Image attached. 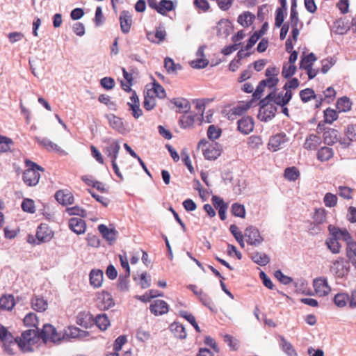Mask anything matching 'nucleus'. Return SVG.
Returning <instances> with one entry per match:
<instances>
[{
  "instance_id": "f257e3e1",
  "label": "nucleus",
  "mask_w": 356,
  "mask_h": 356,
  "mask_svg": "<svg viewBox=\"0 0 356 356\" xmlns=\"http://www.w3.org/2000/svg\"><path fill=\"white\" fill-rule=\"evenodd\" d=\"M38 328L36 330L29 329L22 332L20 337H17V345L22 353H32L34 351L33 345L38 343L40 339Z\"/></svg>"
},
{
  "instance_id": "f03ea898",
  "label": "nucleus",
  "mask_w": 356,
  "mask_h": 356,
  "mask_svg": "<svg viewBox=\"0 0 356 356\" xmlns=\"http://www.w3.org/2000/svg\"><path fill=\"white\" fill-rule=\"evenodd\" d=\"M25 164L27 169L23 173V181L28 186H35L38 184L40 178L39 172H43L44 169L29 159H26Z\"/></svg>"
},
{
  "instance_id": "7ed1b4c3",
  "label": "nucleus",
  "mask_w": 356,
  "mask_h": 356,
  "mask_svg": "<svg viewBox=\"0 0 356 356\" xmlns=\"http://www.w3.org/2000/svg\"><path fill=\"white\" fill-rule=\"evenodd\" d=\"M39 334L42 341L46 343L47 341L54 343H59L65 339V334L58 333L54 326L49 323H45L42 329L38 327Z\"/></svg>"
},
{
  "instance_id": "20e7f679",
  "label": "nucleus",
  "mask_w": 356,
  "mask_h": 356,
  "mask_svg": "<svg viewBox=\"0 0 356 356\" xmlns=\"http://www.w3.org/2000/svg\"><path fill=\"white\" fill-rule=\"evenodd\" d=\"M54 232L46 223H41L38 227L35 237L38 238V244L49 242L54 237Z\"/></svg>"
},
{
  "instance_id": "39448f33",
  "label": "nucleus",
  "mask_w": 356,
  "mask_h": 356,
  "mask_svg": "<svg viewBox=\"0 0 356 356\" xmlns=\"http://www.w3.org/2000/svg\"><path fill=\"white\" fill-rule=\"evenodd\" d=\"M97 301L98 308L102 310H107L115 305L111 294L105 291L97 294Z\"/></svg>"
},
{
  "instance_id": "423d86ee",
  "label": "nucleus",
  "mask_w": 356,
  "mask_h": 356,
  "mask_svg": "<svg viewBox=\"0 0 356 356\" xmlns=\"http://www.w3.org/2000/svg\"><path fill=\"white\" fill-rule=\"evenodd\" d=\"M244 234L248 238L247 242L252 245L257 246L264 241L259 229L253 226L248 227L245 230Z\"/></svg>"
},
{
  "instance_id": "0eeeda50",
  "label": "nucleus",
  "mask_w": 356,
  "mask_h": 356,
  "mask_svg": "<svg viewBox=\"0 0 356 356\" xmlns=\"http://www.w3.org/2000/svg\"><path fill=\"white\" fill-rule=\"evenodd\" d=\"M289 139L284 133L277 134L270 137L268 146L269 149H272L273 151L275 152L282 148L284 145L288 142Z\"/></svg>"
},
{
  "instance_id": "6e6552de",
  "label": "nucleus",
  "mask_w": 356,
  "mask_h": 356,
  "mask_svg": "<svg viewBox=\"0 0 356 356\" xmlns=\"http://www.w3.org/2000/svg\"><path fill=\"white\" fill-rule=\"evenodd\" d=\"M94 316L89 312H80L76 316V323L86 329L94 325Z\"/></svg>"
},
{
  "instance_id": "1a4fd4ad",
  "label": "nucleus",
  "mask_w": 356,
  "mask_h": 356,
  "mask_svg": "<svg viewBox=\"0 0 356 356\" xmlns=\"http://www.w3.org/2000/svg\"><path fill=\"white\" fill-rule=\"evenodd\" d=\"M222 146L218 143H212L203 150V154L207 160H216L222 153Z\"/></svg>"
},
{
  "instance_id": "9d476101",
  "label": "nucleus",
  "mask_w": 356,
  "mask_h": 356,
  "mask_svg": "<svg viewBox=\"0 0 356 356\" xmlns=\"http://www.w3.org/2000/svg\"><path fill=\"white\" fill-rule=\"evenodd\" d=\"M56 200L63 206L72 204L74 197L72 193L68 191L58 190L54 195Z\"/></svg>"
},
{
  "instance_id": "9b49d317",
  "label": "nucleus",
  "mask_w": 356,
  "mask_h": 356,
  "mask_svg": "<svg viewBox=\"0 0 356 356\" xmlns=\"http://www.w3.org/2000/svg\"><path fill=\"white\" fill-rule=\"evenodd\" d=\"M97 228L102 237L108 241L109 244H112L115 241L118 232L115 228H108L104 224L99 225Z\"/></svg>"
},
{
  "instance_id": "f8f14e48",
  "label": "nucleus",
  "mask_w": 356,
  "mask_h": 356,
  "mask_svg": "<svg viewBox=\"0 0 356 356\" xmlns=\"http://www.w3.org/2000/svg\"><path fill=\"white\" fill-rule=\"evenodd\" d=\"M149 309L152 314L155 316H159L168 313L169 307L165 301L156 300L150 305Z\"/></svg>"
},
{
  "instance_id": "ddd939ff",
  "label": "nucleus",
  "mask_w": 356,
  "mask_h": 356,
  "mask_svg": "<svg viewBox=\"0 0 356 356\" xmlns=\"http://www.w3.org/2000/svg\"><path fill=\"white\" fill-rule=\"evenodd\" d=\"M314 287L317 293L321 296H327L331 291L327 281L324 277L316 278L314 280Z\"/></svg>"
},
{
  "instance_id": "4468645a",
  "label": "nucleus",
  "mask_w": 356,
  "mask_h": 356,
  "mask_svg": "<svg viewBox=\"0 0 356 356\" xmlns=\"http://www.w3.org/2000/svg\"><path fill=\"white\" fill-rule=\"evenodd\" d=\"M328 231L330 236H334V237H337L339 240L342 239L346 243L352 240L350 234L346 229H340L334 225H330L328 227Z\"/></svg>"
},
{
  "instance_id": "2eb2a0df",
  "label": "nucleus",
  "mask_w": 356,
  "mask_h": 356,
  "mask_svg": "<svg viewBox=\"0 0 356 356\" xmlns=\"http://www.w3.org/2000/svg\"><path fill=\"white\" fill-rule=\"evenodd\" d=\"M69 227L75 234L79 235L86 232V223L79 218H72L69 220Z\"/></svg>"
},
{
  "instance_id": "dca6fc26",
  "label": "nucleus",
  "mask_w": 356,
  "mask_h": 356,
  "mask_svg": "<svg viewBox=\"0 0 356 356\" xmlns=\"http://www.w3.org/2000/svg\"><path fill=\"white\" fill-rule=\"evenodd\" d=\"M254 129L253 119L250 117H243L238 121V130L243 134H250Z\"/></svg>"
},
{
  "instance_id": "f3484780",
  "label": "nucleus",
  "mask_w": 356,
  "mask_h": 356,
  "mask_svg": "<svg viewBox=\"0 0 356 356\" xmlns=\"http://www.w3.org/2000/svg\"><path fill=\"white\" fill-rule=\"evenodd\" d=\"M34 140L38 143L39 145L46 148L48 151L54 150L57 152L65 154V151L62 150L58 145L51 141L47 138H41L35 136Z\"/></svg>"
},
{
  "instance_id": "a211bd4d",
  "label": "nucleus",
  "mask_w": 356,
  "mask_h": 356,
  "mask_svg": "<svg viewBox=\"0 0 356 356\" xmlns=\"http://www.w3.org/2000/svg\"><path fill=\"white\" fill-rule=\"evenodd\" d=\"M277 112V107L274 104L259 109V118L261 121L268 122L272 120Z\"/></svg>"
},
{
  "instance_id": "6ab92c4d",
  "label": "nucleus",
  "mask_w": 356,
  "mask_h": 356,
  "mask_svg": "<svg viewBox=\"0 0 356 356\" xmlns=\"http://www.w3.org/2000/svg\"><path fill=\"white\" fill-rule=\"evenodd\" d=\"M105 117L108 120L110 126L113 129L117 130L121 134L124 133L125 128L124 127L122 120L120 118L112 113L106 114Z\"/></svg>"
},
{
  "instance_id": "aec40b11",
  "label": "nucleus",
  "mask_w": 356,
  "mask_h": 356,
  "mask_svg": "<svg viewBox=\"0 0 356 356\" xmlns=\"http://www.w3.org/2000/svg\"><path fill=\"white\" fill-rule=\"evenodd\" d=\"M166 36V32L163 27H158L155 32H149L147 34V39L152 42L159 44L163 42Z\"/></svg>"
},
{
  "instance_id": "412c9836",
  "label": "nucleus",
  "mask_w": 356,
  "mask_h": 356,
  "mask_svg": "<svg viewBox=\"0 0 356 356\" xmlns=\"http://www.w3.org/2000/svg\"><path fill=\"white\" fill-rule=\"evenodd\" d=\"M90 283L95 288L102 286L103 282L104 273L100 269H92L90 272Z\"/></svg>"
},
{
  "instance_id": "4be33fe9",
  "label": "nucleus",
  "mask_w": 356,
  "mask_h": 356,
  "mask_svg": "<svg viewBox=\"0 0 356 356\" xmlns=\"http://www.w3.org/2000/svg\"><path fill=\"white\" fill-rule=\"evenodd\" d=\"M146 91L148 95L160 99H163L166 96L164 88L156 81L152 83L151 88H147Z\"/></svg>"
},
{
  "instance_id": "5701e85b",
  "label": "nucleus",
  "mask_w": 356,
  "mask_h": 356,
  "mask_svg": "<svg viewBox=\"0 0 356 356\" xmlns=\"http://www.w3.org/2000/svg\"><path fill=\"white\" fill-rule=\"evenodd\" d=\"M176 107L179 108V113H188L191 110V104L185 98H173L170 101Z\"/></svg>"
},
{
  "instance_id": "b1692460",
  "label": "nucleus",
  "mask_w": 356,
  "mask_h": 356,
  "mask_svg": "<svg viewBox=\"0 0 356 356\" xmlns=\"http://www.w3.org/2000/svg\"><path fill=\"white\" fill-rule=\"evenodd\" d=\"M110 324V321L106 314H97L94 318V325H95L102 331L106 330Z\"/></svg>"
},
{
  "instance_id": "393cba45",
  "label": "nucleus",
  "mask_w": 356,
  "mask_h": 356,
  "mask_svg": "<svg viewBox=\"0 0 356 356\" xmlns=\"http://www.w3.org/2000/svg\"><path fill=\"white\" fill-rule=\"evenodd\" d=\"M15 305L14 296L11 294L3 295L0 298V309L11 311Z\"/></svg>"
},
{
  "instance_id": "a878e982",
  "label": "nucleus",
  "mask_w": 356,
  "mask_h": 356,
  "mask_svg": "<svg viewBox=\"0 0 356 356\" xmlns=\"http://www.w3.org/2000/svg\"><path fill=\"white\" fill-rule=\"evenodd\" d=\"M120 22L122 32L124 33H129L131 25V19L128 12L124 10L121 13Z\"/></svg>"
},
{
  "instance_id": "bb28decb",
  "label": "nucleus",
  "mask_w": 356,
  "mask_h": 356,
  "mask_svg": "<svg viewBox=\"0 0 356 356\" xmlns=\"http://www.w3.org/2000/svg\"><path fill=\"white\" fill-rule=\"evenodd\" d=\"M170 328L175 337L180 339H184L186 337L187 334L185 327L181 323L175 322L170 325Z\"/></svg>"
},
{
  "instance_id": "cd10ccee",
  "label": "nucleus",
  "mask_w": 356,
  "mask_h": 356,
  "mask_svg": "<svg viewBox=\"0 0 356 356\" xmlns=\"http://www.w3.org/2000/svg\"><path fill=\"white\" fill-rule=\"evenodd\" d=\"M321 139L319 136L310 134L304 143V147L307 149L312 150L316 149L318 145L321 143Z\"/></svg>"
},
{
  "instance_id": "c85d7f7f",
  "label": "nucleus",
  "mask_w": 356,
  "mask_h": 356,
  "mask_svg": "<svg viewBox=\"0 0 356 356\" xmlns=\"http://www.w3.org/2000/svg\"><path fill=\"white\" fill-rule=\"evenodd\" d=\"M120 149L119 143L116 140L113 141L106 147V154L111 159V161L116 160Z\"/></svg>"
},
{
  "instance_id": "c756f323",
  "label": "nucleus",
  "mask_w": 356,
  "mask_h": 356,
  "mask_svg": "<svg viewBox=\"0 0 356 356\" xmlns=\"http://www.w3.org/2000/svg\"><path fill=\"white\" fill-rule=\"evenodd\" d=\"M316 60V57L314 53H309L306 56L301 57L300 62V68L302 70H309L312 68L313 63Z\"/></svg>"
},
{
  "instance_id": "7c9ffc66",
  "label": "nucleus",
  "mask_w": 356,
  "mask_h": 356,
  "mask_svg": "<svg viewBox=\"0 0 356 356\" xmlns=\"http://www.w3.org/2000/svg\"><path fill=\"white\" fill-rule=\"evenodd\" d=\"M164 67L168 74H176L177 71L181 70L182 67L180 64L175 63L170 58H165L164 60Z\"/></svg>"
},
{
  "instance_id": "2f4dec72",
  "label": "nucleus",
  "mask_w": 356,
  "mask_h": 356,
  "mask_svg": "<svg viewBox=\"0 0 356 356\" xmlns=\"http://www.w3.org/2000/svg\"><path fill=\"white\" fill-rule=\"evenodd\" d=\"M337 131L334 129L327 128L323 133L324 143L332 145L337 140Z\"/></svg>"
},
{
  "instance_id": "473e14b6",
  "label": "nucleus",
  "mask_w": 356,
  "mask_h": 356,
  "mask_svg": "<svg viewBox=\"0 0 356 356\" xmlns=\"http://www.w3.org/2000/svg\"><path fill=\"white\" fill-rule=\"evenodd\" d=\"M255 17L250 12L246 11L241 14L238 17V22L243 27H248L250 26Z\"/></svg>"
},
{
  "instance_id": "72a5a7b5",
  "label": "nucleus",
  "mask_w": 356,
  "mask_h": 356,
  "mask_svg": "<svg viewBox=\"0 0 356 356\" xmlns=\"http://www.w3.org/2000/svg\"><path fill=\"white\" fill-rule=\"evenodd\" d=\"M31 305L34 310L42 312L47 309V302L43 298L35 296L31 299Z\"/></svg>"
},
{
  "instance_id": "f704fd0d",
  "label": "nucleus",
  "mask_w": 356,
  "mask_h": 356,
  "mask_svg": "<svg viewBox=\"0 0 356 356\" xmlns=\"http://www.w3.org/2000/svg\"><path fill=\"white\" fill-rule=\"evenodd\" d=\"M120 262L122 268L124 270V273H131L129 261L131 264H134V255H131L129 259L127 252L124 250L119 254Z\"/></svg>"
},
{
  "instance_id": "c9c22d12",
  "label": "nucleus",
  "mask_w": 356,
  "mask_h": 356,
  "mask_svg": "<svg viewBox=\"0 0 356 356\" xmlns=\"http://www.w3.org/2000/svg\"><path fill=\"white\" fill-rule=\"evenodd\" d=\"M252 260L259 266H264L270 261V257L265 253L256 252L252 254Z\"/></svg>"
},
{
  "instance_id": "e433bc0d",
  "label": "nucleus",
  "mask_w": 356,
  "mask_h": 356,
  "mask_svg": "<svg viewBox=\"0 0 356 356\" xmlns=\"http://www.w3.org/2000/svg\"><path fill=\"white\" fill-rule=\"evenodd\" d=\"M127 337L125 335L119 336L113 343V350L112 353L107 354L106 356H119L118 352L121 350L122 346L127 342Z\"/></svg>"
},
{
  "instance_id": "4c0bfd02",
  "label": "nucleus",
  "mask_w": 356,
  "mask_h": 356,
  "mask_svg": "<svg viewBox=\"0 0 356 356\" xmlns=\"http://www.w3.org/2000/svg\"><path fill=\"white\" fill-rule=\"evenodd\" d=\"M173 2L170 0H161L158 6L156 12L161 15H165L167 12L174 10Z\"/></svg>"
},
{
  "instance_id": "58836bf2",
  "label": "nucleus",
  "mask_w": 356,
  "mask_h": 356,
  "mask_svg": "<svg viewBox=\"0 0 356 356\" xmlns=\"http://www.w3.org/2000/svg\"><path fill=\"white\" fill-rule=\"evenodd\" d=\"M195 116L193 115H181L179 120V124L183 129H191L193 127Z\"/></svg>"
},
{
  "instance_id": "ea45409f",
  "label": "nucleus",
  "mask_w": 356,
  "mask_h": 356,
  "mask_svg": "<svg viewBox=\"0 0 356 356\" xmlns=\"http://www.w3.org/2000/svg\"><path fill=\"white\" fill-rule=\"evenodd\" d=\"M325 244H326L327 248L333 254H337L340 252L341 245L339 243V239L337 237H334V236H331V237L328 238L325 241Z\"/></svg>"
},
{
  "instance_id": "a19ab883",
  "label": "nucleus",
  "mask_w": 356,
  "mask_h": 356,
  "mask_svg": "<svg viewBox=\"0 0 356 356\" xmlns=\"http://www.w3.org/2000/svg\"><path fill=\"white\" fill-rule=\"evenodd\" d=\"M333 155L334 151L332 148L323 147L318 151L317 158L321 161H327L330 159Z\"/></svg>"
},
{
  "instance_id": "79ce46f5",
  "label": "nucleus",
  "mask_w": 356,
  "mask_h": 356,
  "mask_svg": "<svg viewBox=\"0 0 356 356\" xmlns=\"http://www.w3.org/2000/svg\"><path fill=\"white\" fill-rule=\"evenodd\" d=\"M131 273H124L120 274L118 281V289L121 291H127L129 290V277Z\"/></svg>"
},
{
  "instance_id": "37998d69",
  "label": "nucleus",
  "mask_w": 356,
  "mask_h": 356,
  "mask_svg": "<svg viewBox=\"0 0 356 356\" xmlns=\"http://www.w3.org/2000/svg\"><path fill=\"white\" fill-rule=\"evenodd\" d=\"M296 0H292L291 2V13H290V18H289V22L291 24V26H298L300 19L298 17V13L296 10Z\"/></svg>"
},
{
  "instance_id": "c03bdc74",
  "label": "nucleus",
  "mask_w": 356,
  "mask_h": 356,
  "mask_svg": "<svg viewBox=\"0 0 356 356\" xmlns=\"http://www.w3.org/2000/svg\"><path fill=\"white\" fill-rule=\"evenodd\" d=\"M352 103L349 98L343 97L337 100V108L339 112H346L351 108Z\"/></svg>"
},
{
  "instance_id": "a18cd8bd",
  "label": "nucleus",
  "mask_w": 356,
  "mask_h": 356,
  "mask_svg": "<svg viewBox=\"0 0 356 356\" xmlns=\"http://www.w3.org/2000/svg\"><path fill=\"white\" fill-rule=\"evenodd\" d=\"M346 247V255L352 263L356 262V243L349 241Z\"/></svg>"
},
{
  "instance_id": "49530a36",
  "label": "nucleus",
  "mask_w": 356,
  "mask_h": 356,
  "mask_svg": "<svg viewBox=\"0 0 356 356\" xmlns=\"http://www.w3.org/2000/svg\"><path fill=\"white\" fill-rule=\"evenodd\" d=\"M280 340L282 350L288 356H298L296 351L290 342L287 341L282 336L280 337Z\"/></svg>"
},
{
  "instance_id": "de8ad7c7",
  "label": "nucleus",
  "mask_w": 356,
  "mask_h": 356,
  "mask_svg": "<svg viewBox=\"0 0 356 356\" xmlns=\"http://www.w3.org/2000/svg\"><path fill=\"white\" fill-rule=\"evenodd\" d=\"M13 143L11 138L0 135V153L9 152L10 150V145H13Z\"/></svg>"
},
{
  "instance_id": "09e8293b",
  "label": "nucleus",
  "mask_w": 356,
  "mask_h": 356,
  "mask_svg": "<svg viewBox=\"0 0 356 356\" xmlns=\"http://www.w3.org/2000/svg\"><path fill=\"white\" fill-rule=\"evenodd\" d=\"M21 208L23 211L29 213H34L35 212V202L32 199L24 198L21 204Z\"/></svg>"
},
{
  "instance_id": "8fccbe9b",
  "label": "nucleus",
  "mask_w": 356,
  "mask_h": 356,
  "mask_svg": "<svg viewBox=\"0 0 356 356\" xmlns=\"http://www.w3.org/2000/svg\"><path fill=\"white\" fill-rule=\"evenodd\" d=\"M300 97L301 100L306 103L310 101L312 99H317L318 97L315 94L314 90L312 88H306L304 90H302L300 92Z\"/></svg>"
},
{
  "instance_id": "3c124183",
  "label": "nucleus",
  "mask_w": 356,
  "mask_h": 356,
  "mask_svg": "<svg viewBox=\"0 0 356 356\" xmlns=\"http://www.w3.org/2000/svg\"><path fill=\"white\" fill-rule=\"evenodd\" d=\"M350 300L348 294L346 293H339L334 298V304L339 307H343L346 305Z\"/></svg>"
},
{
  "instance_id": "603ef678",
  "label": "nucleus",
  "mask_w": 356,
  "mask_h": 356,
  "mask_svg": "<svg viewBox=\"0 0 356 356\" xmlns=\"http://www.w3.org/2000/svg\"><path fill=\"white\" fill-rule=\"evenodd\" d=\"M66 211L70 216H79L81 218H86L87 216L86 210L78 205L72 207H67L66 209Z\"/></svg>"
},
{
  "instance_id": "864d4df0",
  "label": "nucleus",
  "mask_w": 356,
  "mask_h": 356,
  "mask_svg": "<svg viewBox=\"0 0 356 356\" xmlns=\"http://www.w3.org/2000/svg\"><path fill=\"white\" fill-rule=\"evenodd\" d=\"M222 134V129L214 124H211L208 127L207 136L209 139L213 141L218 139Z\"/></svg>"
},
{
  "instance_id": "5fc2aeb1",
  "label": "nucleus",
  "mask_w": 356,
  "mask_h": 356,
  "mask_svg": "<svg viewBox=\"0 0 356 356\" xmlns=\"http://www.w3.org/2000/svg\"><path fill=\"white\" fill-rule=\"evenodd\" d=\"M24 323L27 327H35L37 328L38 324L37 315L33 312L27 314L24 318Z\"/></svg>"
},
{
  "instance_id": "6e6d98bb",
  "label": "nucleus",
  "mask_w": 356,
  "mask_h": 356,
  "mask_svg": "<svg viewBox=\"0 0 356 356\" xmlns=\"http://www.w3.org/2000/svg\"><path fill=\"white\" fill-rule=\"evenodd\" d=\"M229 231L233 234L237 242L239 243L240 246L243 248L245 246L243 235L241 232H238V227L234 224L231 225L229 227Z\"/></svg>"
},
{
  "instance_id": "4d7b16f0",
  "label": "nucleus",
  "mask_w": 356,
  "mask_h": 356,
  "mask_svg": "<svg viewBox=\"0 0 356 356\" xmlns=\"http://www.w3.org/2000/svg\"><path fill=\"white\" fill-rule=\"evenodd\" d=\"M232 213L234 216L244 218L245 217V207L239 203H234L232 205Z\"/></svg>"
},
{
  "instance_id": "13d9d810",
  "label": "nucleus",
  "mask_w": 356,
  "mask_h": 356,
  "mask_svg": "<svg viewBox=\"0 0 356 356\" xmlns=\"http://www.w3.org/2000/svg\"><path fill=\"white\" fill-rule=\"evenodd\" d=\"M179 315L187 320L193 326L197 332H201V330L197 325L195 317L191 314H189L188 312L183 310L179 312Z\"/></svg>"
},
{
  "instance_id": "bf43d9fd",
  "label": "nucleus",
  "mask_w": 356,
  "mask_h": 356,
  "mask_svg": "<svg viewBox=\"0 0 356 356\" xmlns=\"http://www.w3.org/2000/svg\"><path fill=\"white\" fill-rule=\"evenodd\" d=\"M100 86L106 90H111L115 86V80L111 76H104L100 79Z\"/></svg>"
},
{
  "instance_id": "052dcab7",
  "label": "nucleus",
  "mask_w": 356,
  "mask_h": 356,
  "mask_svg": "<svg viewBox=\"0 0 356 356\" xmlns=\"http://www.w3.org/2000/svg\"><path fill=\"white\" fill-rule=\"evenodd\" d=\"M156 106V99L152 95H148L146 91L144 97L143 106L147 111H151Z\"/></svg>"
},
{
  "instance_id": "680f3d73",
  "label": "nucleus",
  "mask_w": 356,
  "mask_h": 356,
  "mask_svg": "<svg viewBox=\"0 0 356 356\" xmlns=\"http://www.w3.org/2000/svg\"><path fill=\"white\" fill-rule=\"evenodd\" d=\"M299 175L300 172L295 167L287 168L284 170V177L289 181L296 180Z\"/></svg>"
},
{
  "instance_id": "e2e57ef3",
  "label": "nucleus",
  "mask_w": 356,
  "mask_h": 356,
  "mask_svg": "<svg viewBox=\"0 0 356 356\" xmlns=\"http://www.w3.org/2000/svg\"><path fill=\"white\" fill-rule=\"evenodd\" d=\"M338 118L337 113L335 110L330 108L324 111V121L327 124H332Z\"/></svg>"
},
{
  "instance_id": "0e129e2a",
  "label": "nucleus",
  "mask_w": 356,
  "mask_h": 356,
  "mask_svg": "<svg viewBox=\"0 0 356 356\" xmlns=\"http://www.w3.org/2000/svg\"><path fill=\"white\" fill-rule=\"evenodd\" d=\"M16 340L17 337H15L13 340H9L4 343H2V348L4 353L10 355H14L16 354V352L14 350L13 348V346L17 344V342L15 341Z\"/></svg>"
},
{
  "instance_id": "69168bd1",
  "label": "nucleus",
  "mask_w": 356,
  "mask_h": 356,
  "mask_svg": "<svg viewBox=\"0 0 356 356\" xmlns=\"http://www.w3.org/2000/svg\"><path fill=\"white\" fill-rule=\"evenodd\" d=\"M314 222L321 225L323 224L326 219L325 211L323 209H316L313 216Z\"/></svg>"
},
{
  "instance_id": "338daca9",
  "label": "nucleus",
  "mask_w": 356,
  "mask_h": 356,
  "mask_svg": "<svg viewBox=\"0 0 356 356\" xmlns=\"http://www.w3.org/2000/svg\"><path fill=\"white\" fill-rule=\"evenodd\" d=\"M105 18L103 15L102 8L101 6H97L95 10L94 22L97 27L101 26L104 24Z\"/></svg>"
},
{
  "instance_id": "774afa93",
  "label": "nucleus",
  "mask_w": 356,
  "mask_h": 356,
  "mask_svg": "<svg viewBox=\"0 0 356 356\" xmlns=\"http://www.w3.org/2000/svg\"><path fill=\"white\" fill-rule=\"evenodd\" d=\"M138 284L142 289H147L151 286V277L147 272L140 274Z\"/></svg>"
}]
</instances>
